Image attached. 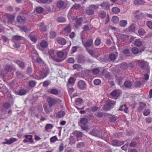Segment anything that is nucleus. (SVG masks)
I'll return each instance as SVG.
<instances>
[{
    "mask_svg": "<svg viewBox=\"0 0 152 152\" xmlns=\"http://www.w3.org/2000/svg\"><path fill=\"white\" fill-rule=\"evenodd\" d=\"M83 44L86 48H90L93 45V40L92 39L87 40L86 41H82Z\"/></svg>",
    "mask_w": 152,
    "mask_h": 152,
    "instance_id": "obj_1",
    "label": "nucleus"
},
{
    "mask_svg": "<svg viewBox=\"0 0 152 152\" xmlns=\"http://www.w3.org/2000/svg\"><path fill=\"white\" fill-rule=\"evenodd\" d=\"M47 102L48 103L49 106L50 107L57 103V101L56 99L50 97H48L47 99Z\"/></svg>",
    "mask_w": 152,
    "mask_h": 152,
    "instance_id": "obj_2",
    "label": "nucleus"
},
{
    "mask_svg": "<svg viewBox=\"0 0 152 152\" xmlns=\"http://www.w3.org/2000/svg\"><path fill=\"white\" fill-rule=\"evenodd\" d=\"M6 16L8 19V23H9L12 24L14 20L15 16L13 15H11L10 14H6Z\"/></svg>",
    "mask_w": 152,
    "mask_h": 152,
    "instance_id": "obj_3",
    "label": "nucleus"
},
{
    "mask_svg": "<svg viewBox=\"0 0 152 152\" xmlns=\"http://www.w3.org/2000/svg\"><path fill=\"white\" fill-rule=\"evenodd\" d=\"M78 86L79 88L83 90L86 88L87 84L84 81L80 80L78 82Z\"/></svg>",
    "mask_w": 152,
    "mask_h": 152,
    "instance_id": "obj_4",
    "label": "nucleus"
},
{
    "mask_svg": "<svg viewBox=\"0 0 152 152\" xmlns=\"http://www.w3.org/2000/svg\"><path fill=\"white\" fill-rule=\"evenodd\" d=\"M38 26L39 27V30L41 32H45L46 31V27L44 25V22H42L38 24Z\"/></svg>",
    "mask_w": 152,
    "mask_h": 152,
    "instance_id": "obj_5",
    "label": "nucleus"
},
{
    "mask_svg": "<svg viewBox=\"0 0 152 152\" xmlns=\"http://www.w3.org/2000/svg\"><path fill=\"white\" fill-rule=\"evenodd\" d=\"M40 46L41 49H40L43 50L46 49L48 46V44L47 41L43 40H42L40 43Z\"/></svg>",
    "mask_w": 152,
    "mask_h": 152,
    "instance_id": "obj_6",
    "label": "nucleus"
},
{
    "mask_svg": "<svg viewBox=\"0 0 152 152\" xmlns=\"http://www.w3.org/2000/svg\"><path fill=\"white\" fill-rule=\"evenodd\" d=\"M90 134L95 136H99L101 134L99 129H93L90 132Z\"/></svg>",
    "mask_w": 152,
    "mask_h": 152,
    "instance_id": "obj_7",
    "label": "nucleus"
},
{
    "mask_svg": "<svg viewBox=\"0 0 152 152\" xmlns=\"http://www.w3.org/2000/svg\"><path fill=\"white\" fill-rule=\"evenodd\" d=\"M17 20L20 24H24L26 22V18L25 17L19 15L17 17Z\"/></svg>",
    "mask_w": 152,
    "mask_h": 152,
    "instance_id": "obj_8",
    "label": "nucleus"
},
{
    "mask_svg": "<svg viewBox=\"0 0 152 152\" xmlns=\"http://www.w3.org/2000/svg\"><path fill=\"white\" fill-rule=\"evenodd\" d=\"M113 105V103L111 100L107 102L106 104L104 105V110L107 111L110 109L111 107Z\"/></svg>",
    "mask_w": 152,
    "mask_h": 152,
    "instance_id": "obj_9",
    "label": "nucleus"
},
{
    "mask_svg": "<svg viewBox=\"0 0 152 152\" xmlns=\"http://www.w3.org/2000/svg\"><path fill=\"white\" fill-rule=\"evenodd\" d=\"M57 42L60 45H64L66 43V41L64 38L62 37H58L56 38Z\"/></svg>",
    "mask_w": 152,
    "mask_h": 152,
    "instance_id": "obj_10",
    "label": "nucleus"
},
{
    "mask_svg": "<svg viewBox=\"0 0 152 152\" xmlns=\"http://www.w3.org/2000/svg\"><path fill=\"white\" fill-rule=\"evenodd\" d=\"M100 6L102 7V8L106 10L109 9L110 4L108 3V1L104 2L102 3V4H100Z\"/></svg>",
    "mask_w": 152,
    "mask_h": 152,
    "instance_id": "obj_11",
    "label": "nucleus"
},
{
    "mask_svg": "<svg viewBox=\"0 0 152 152\" xmlns=\"http://www.w3.org/2000/svg\"><path fill=\"white\" fill-rule=\"evenodd\" d=\"M145 106L146 104L144 102H142L140 103L139 104V107L138 109V111L141 112Z\"/></svg>",
    "mask_w": 152,
    "mask_h": 152,
    "instance_id": "obj_12",
    "label": "nucleus"
},
{
    "mask_svg": "<svg viewBox=\"0 0 152 152\" xmlns=\"http://www.w3.org/2000/svg\"><path fill=\"white\" fill-rule=\"evenodd\" d=\"M98 14L99 17L102 19L104 18L107 16L106 13L103 10L99 11Z\"/></svg>",
    "mask_w": 152,
    "mask_h": 152,
    "instance_id": "obj_13",
    "label": "nucleus"
},
{
    "mask_svg": "<svg viewBox=\"0 0 152 152\" xmlns=\"http://www.w3.org/2000/svg\"><path fill=\"white\" fill-rule=\"evenodd\" d=\"M48 54L50 56L51 58L53 59V60H55V56L54 55V51L53 50L50 49L48 51Z\"/></svg>",
    "mask_w": 152,
    "mask_h": 152,
    "instance_id": "obj_14",
    "label": "nucleus"
},
{
    "mask_svg": "<svg viewBox=\"0 0 152 152\" xmlns=\"http://www.w3.org/2000/svg\"><path fill=\"white\" fill-rule=\"evenodd\" d=\"M135 25L134 24H132L127 28V30L129 32H134L135 31Z\"/></svg>",
    "mask_w": 152,
    "mask_h": 152,
    "instance_id": "obj_15",
    "label": "nucleus"
},
{
    "mask_svg": "<svg viewBox=\"0 0 152 152\" xmlns=\"http://www.w3.org/2000/svg\"><path fill=\"white\" fill-rule=\"evenodd\" d=\"M16 63L22 69H24L25 66V64L22 61L19 60H17L16 61Z\"/></svg>",
    "mask_w": 152,
    "mask_h": 152,
    "instance_id": "obj_16",
    "label": "nucleus"
},
{
    "mask_svg": "<svg viewBox=\"0 0 152 152\" xmlns=\"http://www.w3.org/2000/svg\"><path fill=\"white\" fill-rule=\"evenodd\" d=\"M65 113L64 112L61 110L58 112L56 115V117L58 118H61L64 116Z\"/></svg>",
    "mask_w": 152,
    "mask_h": 152,
    "instance_id": "obj_17",
    "label": "nucleus"
},
{
    "mask_svg": "<svg viewBox=\"0 0 152 152\" xmlns=\"http://www.w3.org/2000/svg\"><path fill=\"white\" fill-rule=\"evenodd\" d=\"M139 63L140 64V68L142 69H145L146 67H147V65L145 62L144 61H139Z\"/></svg>",
    "mask_w": 152,
    "mask_h": 152,
    "instance_id": "obj_18",
    "label": "nucleus"
},
{
    "mask_svg": "<svg viewBox=\"0 0 152 152\" xmlns=\"http://www.w3.org/2000/svg\"><path fill=\"white\" fill-rule=\"evenodd\" d=\"M83 19L81 18H78L76 21V27H77L81 25Z\"/></svg>",
    "mask_w": 152,
    "mask_h": 152,
    "instance_id": "obj_19",
    "label": "nucleus"
},
{
    "mask_svg": "<svg viewBox=\"0 0 152 152\" xmlns=\"http://www.w3.org/2000/svg\"><path fill=\"white\" fill-rule=\"evenodd\" d=\"M135 45L138 47H140L142 45V42L140 39H136L135 40L134 42Z\"/></svg>",
    "mask_w": 152,
    "mask_h": 152,
    "instance_id": "obj_20",
    "label": "nucleus"
},
{
    "mask_svg": "<svg viewBox=\"0 0 152 152\" xmlns=\"http://www.w3.org/2000/svg\"><path fill=\"white\" fill-rule=\"evenodd\" d=\"M12 69V67L10 65H7L5 66L4 70L7 72H11Z\"/></svg>",
    "mask_w": 152,
    "mask_h": 152,
    "instance_id": "obj_21",
    "label": "nucleus"
},
{
    "mask_svg": "<svg viewBox=\"0 0 152 152\" xmlns=\"http://www.w3.org/2000/svg\"><path fill=\"white\" fill-rule=\"evenodd\" d=\"M128 108L126 107V105L123 104L120 106L119 110L120 111L124 110L126 113H127Z\"/></svg>",
    "mask_w": 152,
    "mask_h": 152,
    "instance_id": "obj_22",
    "label": "nucleus"
},
{
    "mask_svg": "<svg viewBox=\"0 0 152 152\" xmlns=\"http://www.w3.org/2000/svg\"><path fill=\"white\" fill-rule=\"evenodd\" d=\"M145 3V1L143 0H135L134 4L135 5H143Z\"/></svg>",
    "mask_w": 152,
    "mask_h": 152,
    "instance_id": "obj_23",
    "label": "nucleus"
},
{
    "mask_svg": "<svg viewBox=\"0 0 152 152\" xmlns=\"http://www.w3.org/2000/svg\"><path fill=\"white\" fill-rule=\"evenodd\" d=\"M80 123L82 125H85L88 123V119L86 118H82L80 119Z\"/></svg>",
    "mask_w": 152,
    "mask_h": 152,
    "instance_id": "obj_24",
    "label": "nucleus"
},
{
    "mask_svg": "<svg viewBox=\"0 0 152 152\" xmlns=\"http://www.w3.org/2000/svg\"><path fill=\"white\" fill-rule=\"evenodd\" d=\"M64 5V2L62 1H58L56 4L57 7L59 8H62Z\"/></svg>",
    "mask_w": 152,
    "mask_h": 152,
    "instance_id": "obj_25",
    "label": "nucleus"
},
{
    "mask_svg": "<svg viewBox=\"0 0 152 152\" xmlns=\"http://www.w3.org/2000/svg\"><path fill=\"white\" fill-rule=\"evenodd\" d=\"M50 93L54 95H57L58 94V89L56 88H51L50 90Z\"/></svg>",
    "mask_w": 152,
    "mask_h": 152,
    "instance_id": "obj_26",
    "label": "nucleus"
},
{
    "mask_svg": "<svg viewBox=\"0 0 152 152\" xmlns=\"http://www.w3.org/2000/svg\"><path fill=\"white\" fill-rule=\"evenodd\" d=\"M85 143L84 142H80L76 144V147L78 148H83L85 146Z\"/></svg>",
    "mask_w": 152,
    "mask_h": 152,
    "instance_id": "obj_27",
    "label": "nucleus"
},
{
    "mask_svg": "<svg viewBox=\"0 0 152 152\" xmlns=\"http://www.w3.org/2000/svg\"><path fill=\"white\" fill-rule=\"evenodd\" d=\"M57 21L58 23H64L66 21V19L63 17H59L57 18Z\"/></svg>",
    "mask_w": 152,
    "mask_h": 152,
    "instance_id": "obj_28",
    "label": "nucleus"
},
{
    "mask_svg": "<svg viewBox=\"0 0 152 152\" xmlns=\"http://www.w3.org/2000/svg\"><path fill=\"white\" fill-rule=\"evenodd\" d=\"M110 94L112 96L115 98V99L116 98L119 96V94L116 90H114L112 91Z\"/></svg>",
    "mask_w": 152,
    "mask_h": 152,
    "instance_id": "obj_29",
    "label": "nucleus"
},
{
    "mask_svg": "<svg viewBox=\"0 0 152 152\" xmlns=\"http://www.w3.org/2000/svg\"><path fill=\"white\" fill-rule=\"evenodd\" d=\"M124 85L126 88H129L132 86V83L129 81H126L124 82Z\"/></svg>",
    "mask_w": 152,
    "mask_h": 152,
    "instance_id": "obj_30",
    "label": "nucleus"
},
{
    "mask_svg": "<svg viewBox=\"0 0 152 152\" xmlns=\"http://www.w3.org/2000/svg\"><path fill=\"white\" fill-rule=\"evenodd\" d=\"M71 30V26H70V24H69L67 26L65 27L64 29V31L66 33H69Z\"/></svg>",
    "mask_w": 152,
    "mask_h": 152,
    "instance_id": "obj_31",
    "label": "nucleus"
},
{
    "mask_svg": "<svg viewBox=\"0 0 152 152\" xmlns=\"http://www.w3.org/2000/svg\"><path fill=\"white\" fill-rule=\"evenodd\" d=\"M111 11L115 14H118L120 12V9L117 7H113Z\"/></svg>",
    "mask_w": 152,
    "mask_h": 152,
    "instance_id": "obj_32",
    "label": "nucleus"
},
{
    "mask_svg": "<svg viewBox=\"0 0 152 152\" xmlns=\"http://www.w3.org/2000/svg\"><path fill=\"white\" fill-rule=\"evenodd\" d=\"M23 37L19 35H14L12 37V39L15 41L20 40L23 39Z\"/></svg>",
    "mask_w": 152,
    "mask_h": 152,
    "instance_id": "obj_33",
    "label": "nucleus"
},
{
    "mask_svg": "<svg viewBox=\"0 0 152 152\" xmlns=\"http://www.w3.org/2000/svg\"><path fill=\"white\" fill-rule=\"evenodd\" d=\"M86 13L89 15H92L94 14V10L88 8L86 10Z\"/></svg>",
    "mask_w": 152,
    "mask_h": 152,
    "instance_id": "obj_34",
    "label": "nucleus"
},
{
    "mask_svg": "<svg viewBox=\"0 0 152 152\" xmlns=\"http://www.w3.org/2000/svg\"><path fill=\"white\" fill-rule=\"evenodd\" d=\"M127 24V21L126 20H122L120 21V25L122 27H125Z\"/></svg>",
    "mask_w": 152,
    "mask_h": 152,
    "instance_id": "obj_35",
    "label": "nucleus"
},
{
    "mask_svg": "<svg viewBox=\"0 0 152 152\" xmlns=\"http://www.w3.org/2000/svg\"><path fill=\"white\" fill-rule=\"evenodd\" d=\"M101 42V39L99 37H98L96 39L94 42V45L96 46H98L99 45Z\"/></svg>",
    "mask_w": 152,
    "mask_h": 152,
    "instance_id": "obj_36",
    "label": "nucleus"
},
{
    "mask_svg": "<svg viewBox=\"0 0 152 152\" xmlns=\"http://www.w3.org/2000/svg\"><path fill=\"white\" fill-rule=\"evenodd\" d=\"M5 140L8 142H7V143H10V144H11L14 142L17 141V139L16 138H10L9 140H7V139H6Z\"/></svg>",
    "mask_w": 152,
    "mask_h": 152,
    "instance_id": "obj_37",
    "label": "nucleus"
},
{
    "mask_svg": "<svg viewBox=\"0 0 152 152\" xmlns=\"http://www.w3.org/2000/svg\"><path fill=\"white\" fill-rule=\"evenodd\" d=\"M128 67V64L124 62L120 64V67L124 70H125L126 69H127Z\"/></svg>",
    "mask_w": 152,
    "mask_h": 152,
    "instance_id": "obj_38",
    "label": "nucleus"
},
{
    "mask_svg": "<svg viewBox=\"0 0 152 152\" xmlns=\"http://www.w3.org/2000/svg\"><path fill=\"white\" fill-rule=\"evenodd\" d=\"M25 137L26 139H28V140L29 141V142L31 143H32L33 142L32 136L31 135H25Z\"/></svg>",
    "mask_w": 152,
    "mask_h": 152,
    "instance_id": "obj_39",
    "label": "nucleus"
},
{
    "mask_svg": "<svg viewBox=\"0 0 152 152\" xmlns=\"http://www.w3.org/2000/svg\"><path fill=\"white\" fill-rule=\"evenodd\" d=\"M37 84V82L33 80H31L29 82V86L30 87H34Z\"/></svg>",
    "mask_w": 152,
    "mask_h": 152,
    "instance_id": "obj_40",
    "label": "nucleus"
},
{
    "mask_svg": "<svg viewBox=\"0 0 152 152\" xmlns=\"http://www.w3.org/2000/svg\"><path fill=\"white\" fill-rule=\"evenodd\" d=\"M138 33L141 36H143L145 34V31L143 28H140L138 30Z\"/></svg>",
    "mask_w": 152,
    "mask_h": 152,
    "instance_id": "obj_41",
    "label": "nucleus"
},
{
    "mask_svg": "<svg viewBox=\"0 0 152 152\" xmlns=\"http://www.w3.org/2000/svg\"><path fill=\"white\" fill-rule=\"evenodd\" d=\"M119 21V18L117 16H113L112 18L111 21L114 23H116Z\"/></svg>",
    "mask_w": 152,
    "mask_h": 152,
    "instance_id": "obj_42",
    "label": "nucleus"
},
{
    "mask_svg": "<svg viewBox=\"0 0 152 152\" xmlns=\"http://www.w3.org/2000/svg\"><path fill=\"white\" fill-rule=\"evenodd\" d=\"M99 69L97 68H95L92 70V73L94 75H96L99 74Z\"/></svg>",
    "mask_w": 152,
    "mask_h": 152,
    "instance_id": "obj_43",
    "label": "nucleus"
},
{
    "mask_svg": "<svg viewBox=\"0 0 152 152\" xmlns=\"http://www.w3.org/2000/svg\"><path fill=\"white\" fill-rule=\"evenodd\" d=\"M150 110L149 109H145L143 112V114L145 116H147L150 114Z\"/></svg>",
    "mask_w": 152,
    "mask_h": 152,
    "instance_id": "obj_44",
    "label": "nucleus"
},
{
    "mask_svg": "<svg viewBox=\"0 0 152 152\" xmlns=\"http://www.w3.org/2000/svg\"><path fill=\"white\" fill-rule=\"evenodd\" d=\"M80 7V5L79 4H76L73 5L71 8V10H77Z\"/></svg>",
    "mask_w": 152,
    "mask_h": 152,
    "instance_id": "obj_45",
    "label": "nucleus"
},
{
    "mask_svg": "<svg viewBox=\"0 0 152 152\" xmlns=\"http://www.w3.org/2000/svg\"><path fill=\"white\" fill-rule=\"evenodd\" d=\"M29 38H30V40L33 42L34 43H35L37 42V38L36 36H31L29 37Z\"/></svg>",
    "mask_w": 152,
    "mask_h": 152,
    "instance_id": "obj_46",
    "label": "nucleus"
},
{
    "mask_svg": "<svg viewBox=\"0 0 152 152\" xmlns=\"http://www.w3.org/2000/svg\"><path fill=\"white\" fill-rule=\"evenodd\" d=\"M51 107H50V108H48L46 106H44V107H43L44 111H45V113H49L52 111V109H51Z\"/></svg>",
    "mask_w": 152,
    "mask_h": 152,
    "instance_id": "obj_47",
    "label": "nucleus"
},
{
    "mask_svg": "<svg viewBox=\"0 0 152 152\" xmlns=\"http://www.w3.org/2000/svg\"><path fill=\"white\" fill-rule=\"evenodd\" d=\"M57 56L59 58H62L64 56V53L61 51H59L57 53Z\"/></svg>",
    "mask_w": 152,
    "mask_h": 152,
    "instance_id": "obj_48",
    "label": "nucleus"
},
{
    "mask_svg": "<svg viewBox=\"0 0 152 152\" xmlns=\"http://www.w3.org/2000/svg\"><path fill=\"white\" fill-rule=\"evenodd\" d=\"M129 37V36L125 34H122L121 36V38L122 39V41L124 42L126 41V38Z\"/></svg>",
    "mask_w": 152,
    "mask_h": 152,
    "instance_id": "obj_49",
    "label": "nucleus"
},
{
    "mask_svg": "<svg viewBox=\"0 0 152 152\" xmlns=\"http://www.w3.org/2000/svg\"><path fill=\"white\" fill-rule=\"evenodd\" d=\"M93 83H94V85L96 86H99L101 84V82L100 79H96L94 80Z\"/></svg>",
    "mask_w": 152,
    "mask_h": 152,
    "instance_id": "obj_50",
    "label": "nucleus"
},
{
    "mask_svg": "<svg viewBox=\"0 0 152 152\" xmlns=\"http://www.w3.org/2000/svg\"><path fill=\"white\" fill-rule=\"evenodd\" d=\"M39 74L40 77H41V78L42 79H43L47 75L46 73H45L43 71H40Z\"/></svg>",
    "mask_w": 152,
    "mask_h": 152,
    "instance_id": "obj_51",
    "label": "nucleus"
},
{
    "mask_svg": "<svg viewBox=\"0 0 152 152\" xmlns=\"http://www.w3.org/2000/svg\"><path fill=\"white\" fill-rule=\"evenodd\" d=\"M109 58L111 61H114L116 59V55L114 54H111L109 56Z\"/></svg>",
    "mask_w": 152,
    "mask_h": 152,
    "instance_id": "obj_52",
    "label": "nucleus"
},
{
    "mask_svg": "<svg viewBox=\"0 0 152 152\" xmlns=\"http://www.w3.org/2000/svg\"><path fill=\"white\" fill-rule=\"evenodd\" d=\"M117 117L113 115H112V116L109 117V120H110V122L112 123H115L116 120H117Z\"/></svg>",
    "mask_w": 152,
    "mask_h": 152,
    "instance_id": "obj_53",
    "label": "nucleus"
},
{
    "mask_svg": "<svg viewBox=\"0 0 152 152\" xmlns=\"http://www.w3.org/2000/svg\"><path fill=\"white\" fill-rule=\"evenodd\" d=\"M53 126L52 124H48L45 126V129L48 130L51 129L53 128Z\"/></svg>",
    "mask_w": 152,
    "mask_h": 152,
    "instance_id": "obj_54",
    "label": "nucleus"
},
{
    "mask_svg": "<svg viewBox=\"0 0 152 152\" xmlns=\"http://www.w3.org/2000/svg\"><path fill=\"white\" fill-rule=\"evenodd\" d=\"M58 140V139L57 136L56 135L50 138V142L51 143H54L56 141H57Z\"/></svg>",
    "mask_w": 152,
    "mask_h": 152,
    "instance_id": "obj_55",
    "label": "nucleus"
},
{
    "mask_svg": "<svg viewBox=\"0 0 152 152\" xmlns=\"http://www.w3.org/2000/svg\"><path fill=\"white\" fill-rule=\"evenodd\" d=\"M99 5L98 4H92L88 8H90L92 9H98L99 8Z\"/></svg>",
    "mask_w": 152,
    "mask_h": 152,
    "instance_id": "obj_56",
    "label": "nucleus"
},
{
    "mask_svg": "<svg viewBox=\"0 0 152 152\" xmlns=\"http://www.w3.org/2000/svg\"><path fill=\"white\" fill-rule=\"evenodd\" d=\"M132 51L134 54H137L139 53V50L137 48L134 47L132 48Z\"/></svg>",
    "mask_w": 152,
    "mask_h": 152,
    "instance_id": "obj_57",
    "label": "nucleus"
},
{
    "mask_svg": "<svg viewBox=\"0 0 152 152\" xmlns=\"http://www.w3.org/2000/svg\"><path fill=\"white\" fill-rule=\"evenodd\" d=\"M81 68V66L78 64H75L73 65V68L75 69H79Z\"/></svg>",
    "mask_w": 152,
    "mask_h": 152,
    "instance_id": "obj_58",
    "label": "nucleus"
},
{
    "mask_svg": "<svg viewBox=\"0 0 152 152\" xmlns=\"http://www.w3.org/2000/svg\"><path fill=\"white\" fill-rule=\"evenodd\" d=\"M26 94V91L24 89H21L18 91V94L20 96H23Z\"/></svg>",
    "mask_w": 152,
    "mask_h": 152,
    "instance_id": "obj_59",
    "label": "nucleus"
},
{
    "mask_svg": "<svg viewBox=\"0 0 152 152\" xmlns=\"http://www.w3.org/2000/svg\"><path fill=\"white\" fill-rule=\"evenodd\" d=\"M5 10L7 11L12 12L13 11V8L11 6H8L6 7Z\"/></svg>",
    "mask_w": 152,
    "mask_h": 152,
    "instance_id": "obj_60",
    "label": "nucleus"
},
{
    "mask_svg": "<svg viewBox=\"0 0 152 152\" xmlns=\"http://www.w3.org/2000/svg\"><path fill=\"white\" fill-rule=\"evenodd\" d=\"M3 107L6 109H8L10 107V104L8 102H6L4 103Z\"/></svg>",
    "mask_w": 152,
    "mask_h": 152,
    "instance_id": "obj_61",
    "label": "nucleus"
},
{
    "mask_svg": "<svg viewBox=\"0 0 152 152\" xmlns=\"http://www.w3.org/2000/svg\"><path fill=\"white\" fill-rule=\"evenodd\" d=\"M43 8L42 7H39L36 9V11L37 12L41 13L43 12Z\"/></svg>",
    "mask_w": 152,
    "mask_h": 152,
    "instance_id": "obj_62",
    "label": "nucleus"
},
{
    "mask_svg": "<svg viewBox=\"0 0 152 152\" xmlns=\"http://www.w3.org/2000/svg\"><path fill=\"white\" fill-rule=\"evenodd\" d=\"M20 29L22 30V31L25 32H26L29 31L28 29L27 28V27L26 26L20 27Z\"/></svg>",
    "mask_w": 152,
    "mask_h": 152,
    "instance_id": "obj_63",
    "label": "nucleus"
},
{
    "mask_svg": "<svg viewBox=\"0 0 152 152\" xmlns=\"http://www.w3.org/2000/svg\"><path fill=\"white\" fill-rule=\"evenodd\" d=\"M146 25L149 28L152 29V22L150 21H148L146 22Z\"/></svg>",
    "mask_w": 152,
    "mask_h": 152,
    "instance_id": "obj_64",
    "label": "nucleus"
}]
</instances>
